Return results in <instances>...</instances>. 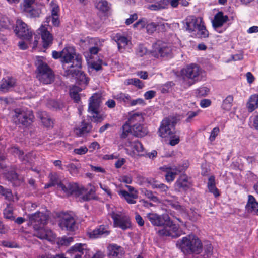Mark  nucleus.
<instances>
[{
	"instance_id": "ea45409f",
	"label": "nucleus",
	"mask_w": 258,
	"mask_h": 258,
	"mask_svg": "<svg viewBox=\"0 0 258 258\" xmlns=\"http://www.w3.org/2000/svg\"><path fill=\"white\" fill-rule=\"evenodd\" d=\"M233 101V97L232 95L228 96L223 101L222 108L223 110L228 111L230 110Z\"/></svg>"
},
{
	"instance_id": "72a5a7b5",
	"label": "nucleus",
	"mask_w": 258,
	"mask_h": 258,
	"mask_svg": "<svg viewBox=\"0 0 258 258\" xmlns=\"http://www.w3.org/2000/svg\"><path fill=\"white\" fill-rule=\"evenodd\" d=\"M88 250L87 246L86 244L76 243L73 246L71 247L67 252L69 253H74L75 252H79L82 254L86 253Z\"/></svg>"
},
{
	"instance_id": "423d86ee",
	"label": "nucleus",
	"mask_w": 258,
	"mask_h": 258,
	"mask_svg": "<svg viewBox=\"0 0 258 258\" xmlns=\"http://www.w3.org/2000/svg\"><path fill=\"white\" fill-rule=\"evenodd\" d=\"M81 57H77L76 63L74 66L71 64L69 69H67L66 73L67 76L74 77L80 85H86L88 82V78L83 72L79 70L81 67Z\"/></svg>"
},
{
	"instance_id": "f3484780",
	"label": "nucleus",
	"mask_w": 258,
	"mask_h": 258,
	"mask_svg": "<svg viewBox=\"0 0 258 258\" xmlns=\"http://www.w3.org/2000/svg\"><path fill=\"white\" fill-rule=\"evenodd\" d=\"M9 151L15 156H18L23 163L26 164V168L27 169H30L31 168V164L33 161V159L35 158V155H33V152H30L24 155V152L20 150L17 147H15L10 149Z\"/></svg>"
},
{
	"instance_id": "a211bd4d",
	"label": "nucleus",
	"mask_w": 258,
	"mask_h": 258,
	"mask_svg": "<svg viewBox=\"0 0 258 258\" xmlns=\"http://www.w3.org/2000/svg\"><path fill=\"white\" fill-rule=\"evenodd\" d=\"M37 33L41 36L44 48H47L52 44L53 36L48 31V28L46 27L45 25L42 24L37 30Z\"/></svg>"
},
{
	"instance_id": "0e129e2a",
	"label": "nucleus",
	"mask_w": 258,
	"mask_h": 258,
	"mask_svg": "<svg viewBox=\"0 0 258 258\" xmlns=\"http://www.w3.org/2000/svg\"><path fill=\"white\" fill-rule=\"evenodd\" d=\"M156 24L153 22L149 24L147 23L146 29L147 32L149 34H152L156 30Z\"/></svg>"
},
{
	"instance_id": "79ce46f5",
	"label": "nucleus",
	"mask_w": 258,
	"mask_h": 258,
	"mask_svg": "<svg viewBox=\"0 0 258 258\" xmlns=\"http://www.w3.org/2000/svg\"><path fill=\"white\" fill-rule=\"evenodd\" d=\"M0 194L4 196L8 201H14V198L11 191L9 189H5L0 185Z\"/></svg>"
},
{
	"instance_id": "4be33fe9",
	"label": "nucleus",
	"mask_w": 258,
	"mask_h": 258,
	"mask_svg": "<svg viewBox=\"0 0 258 258\" xmlns=\"http://www.w3.org/2000/svg\"><path fill=\"white\" fill-rule=\"evenodd\" d=\"M188 167V164L185 163L182 167H172L166 168L165 179L168 182H172L176 175L185 170Z\"/></svg>"
},
{
	"instance_id": "9d476101",
	"label": "nucleus",
	"mask_w": 258,
	"mask_h": 258,
	"mask_svg": "<svg viewBox=\"0 0 258 258\" xmlns=\"http://www.w3.org/2000/svg\"><path fill=\"white\" fill-rule=\"evenodd\" d=\"M63 69L65 71L69 69L70 66L67 65L72 63L74 66L76 63V57H80L77 55L75 48L73 46H68L65 47L61 51Z\"/></svg>"
},
{
	"instance_id": "2eb2a0df",
	"label": "nucleus",
	"mask_w": 258,
	"mask_h": 258,
	"mask_svg": "<svg viewBox=\"0 0 258 258\" xmlns=\"http://www.w3.org/2000/svg\"><path fill=\"white\" fill-rule=\"evenodd\" d=\"M14 32L20 38L29 40L32 38V32L27 25L20 19H18L16 22Z\"/></svg>"
},
{
	"instance_id": "a19ab883",
	"label": "nucleus",
	"mask_w": 258,
	"mask_h": 258,
	"mask_svg": "<svg viewBox=\"0 0 258 258\" xmlns=\"http://www.w3.org/2000/svg\"><path fill=\"white\" fill-rule=\"evenodd\" d=\"M124 84L126 85H133L139 89H141L144 87L142 82L137 78L126 79L124 81Z\"/></svg>"
},
{
	"instance_id": "4c0bfd02",
	"label": "nucleus",
	"mask_w": 258,
	"mask_h": 258,
	"mask_svg": "<svg viewBox=\"0 0 258 258\" xmlns=\"http://www.w3.org/2000/svg\"><path fill=\"white\" fill-rule=\"evenodd\" d=\"M168 2L166 0H161L154 4L150 5L148 8L152 11H159L167 8Z\"/></svg>"
},
{
	"instance_id": "a878e982",
	"label": "nucleus",
	"mask_w": 258,
	"mask_h": 258,
	"mask_svg": "<svg viewBox=\"0 0 258 258\" xmlns=\"http://www.w3.org/2000/svg\"><path fill=\"white\" fill-rule=\"evenodd\" d=\"M228 20V17L227 15H224L222 12H219L215 15L212 21L213 26L217 29L222 26Z\"/></svg>"
},
{
	"instance_id": "774afa93",
	"label": "nucleus",
	"mask_w": 258,
	"mask_h": 258,
	"mask_svg": "<svg viewBox=\"0 0 258 258\" xmlns=\"http://www.w3.org/2000/svg\"><path fill=\"white\" fill-rule=\"evenodd\" d=\"M2 245L4 247L9 248H15L17 247V244L16 243L9 241H2Z\"/></svg>"
},
{
	"instance_id": "bf43d9fd",
	"label": "nucleus",
	"mask_w": 258,
	"mask_h": 258,
	"mask_svg": "<svg viewBox=\"0 0 258 258\" xmlns=\"http://www.w3.org/2000/svg\"><path fill=\"white\" fill-rule=\"evenodd\" d=\"M168 138H170L169 144L171 146H175L179 142V137L177 135H174V133L169 136Z\"/></svg>"
},
{
	"instance_id": "c9c22d12",
	"label": "nucleus",
	"mask_w": 258,
	"mask_h": 258,
	"mask_svg": "<svg viewBox=\"0 0 258 258\" xmlns=\"http://www.w3.org/2000/svg\"><path fill=\"white\" fill-rule=\"evenodd\" d=\"M247 107L250 112H252L258 108V94L252 95L249 97Z\"/></svg>"
},
{
	"instance_id": "3c124183",
	"label": "nucleus",
	"mask_w": 258,
	"mask_h": 258,
	"mask_svg": "<svg viewBox=\"0 0 258 258\" xmlns=\"http://www.w3.org/2000/svg\"><path fill=\"white\" fill-rule=\"evenodd\" d=\"M147 53V49L143 45L140 44L136 50V54L139 57H143Z\"/></svg>"
},
{
	"instance_id": "58836bf2",
	"label": "nucleus",
	"mask_w": 258,
	"mask_h": 258,
	"mask_svg": "<svg viewBox=\"0 0 258 258\" xmlns=\"http://www.w3.org/2000/svg\"><path fill=\"white\" fill-rule=\"evenodd\" d=\"M82 89L78 86H73L70 91L71 97L76 103H79L80 101V94L79 93L82 91Z\"/></svg>"
},
{
	"instance_id": "4468645a",
	"label": "nucleus",
	"mask_w": 258,
	"mask_h": 258,
	"mask_svg": "<svg viewBox=\"0 0 258 258\" xmlns=\"http://www.w3.org/2000/svg\"><path fill=\"white\" fill-rule=\"evenodd\" d=\"M172 53L171 45L161 41H157L153 45L152 55L155 57L167 56Z\"/></svg>"
},
{
	"instance_id": "39448f33",
	"label": "nucleus",
	"mask_w": 258,
	"mask_h": 258,
	"mask_svg": "<svg viewBox=\"0 0 258 258\" xmlns=\"http://www.w3.org/2000/svg\"><path fill=\"white\" fill-rule=\"evenodd\" d=\"M200 73V68L195 64H191L182 69L181 77L183 87L188 88L197 82Z\"/></svg>"
},
{
	"instance_id": "37998d69",
	"label": "nucleus",
	"mask_w": 258,
	"mask_h": 258,
	"mask_svg": "<svg viewBox=\"0 0 258 258\" xmlns=\"http://www.w3.org/2000/svg\"><path fill=\"white\" fill-rule=\"evenodd\" d=\"M96 7L102 12H106L109 8L108 3L105 0H99L96 4Z\"/></svg>"
},
{
	"instance_id": "4d7b16f0",
	"label": "nucleus",
	"mask_w": 258,
	"mask_h": 258,
	"mask_svg": "<svg viewBox=\"0 0 258 258\" xmlns=\"http://www.w3.org/2000/svg\"><path fill=\"white\" fill-rule=\"evenodd\" d=\"M147 21L145 19H141L139 20L137 22L135 23L133 25L134 28H137L139 29H141L144 27L146 28Z\"/></svg>"
},
{
	"instance_id": "c85d7f7f",
	"label": "nucleus",
	"mask_w": 258,
	"mask_h": 258,
	"mask_svg": "<svg viewBox=\"0 0 258 258\" xmlns=\"http://www.w3.org/2000/svg\"><path fill=\"white\" fill-rule=\"evenodd\" d=\"M108 255L113 257L119 258L123 253V248L116 244H110L107 247Z\"/></svg>"
},
{
	"instance_id": "338daca9",
	"label": "nucleus",
	"mask_w": 258,
	"mask_h": 258,
	"mask_svg": "<svg viewBox=\"0 0 258 258\" xmlns=\"http://www.w3.org/2000/svg\"><path fill=\"white\" fill-rule=\"evenodd\" d=\"M156 95V92L153 90H150L145 93L144 96L146 100L151 99Z\"/></svg>"
},
{
	"instance_id": "13d9d810",
	"label": "nucleus",
	"mask_w": 258,
	"mask_h": 258,
	"mask_svg": "<svg viewBox=\"0 0 258 258\" xmlns=\"http://www.w3.org/2000/svg\"><path fill=\"white\" fill-rule=\"evenodd\" d=\"M220 132L219 128L218 127H214L211 132L210 135L209 137V140L211 142L214 141L216 137L218 136Z\"/></svg>"
},
{
	"instance_id": "dca6fc26",
	"label": "nucleus",
	"mask_w": 258,
	"mask_h": 258,
	"mask_svg": "<svg viewBox=\"0 0 258 258\" xmlns=\"http://www.w3.org/2000/svg\"><path fill=\"white\" fill-rule=\"evenodd\" d=\"M175 123L172 119L166 118L162 120L159 129L160 136L162 138H168L174 133Z\"/></svg>"
},
{
	"instance_id": "393cba45",
	"label": "nucleus",
	"mask_w": 258,
	"mask_h": 258,
	"mask_svg": "<svg viewBox=\"0 0 258 258\" xmlns=\"http://www.w3.org/2000/svg\"><path fill=\"white\" fill-rule=\"evenodd\" d=\"M101 103V97L97 94H93L89 100L88 111L89 112H96L99 109Z\"/></svg>"
},
{
	"instance_id": "bb28decb",
	"label": "nucleus",
	"mask_w": 258,
	"mask_h": 258,
	"mask_svg": "<svg viewBox=\"0 0 258 258\" xmlns=\"http://www.w3.org/2000/svg\"><path fill=\"white\" fill-rule=\"evenodd\" d=\"M142 123L136 122L132 124V133L134 136L137 137H142L147 134L148 130Z\"/></svg>"
},
{
	"instance_id": "052dcab7",
	"label": "nucleus",
	"mask_w": 258,
	"mask_h": 258,
	"mask_svg": "<svg viewBox=\"0 0 258 258\" xmlns=\"http://www.w3.org/2000/svg\"><path fill=\"white\" fill-rule=\"evenodd\" d=\"M88 151V148L86 146H82L79 148L74 150V152L76 154L83 155L86 154Z\"/></svg>"
},
{
	"instance_id": "7ed1b4c3",
	"label": "nucleus",
	"mask_w": 258,
	"mask_h": 258,
	"mask_svg": "<svg viewBox=\"0 0 258 258\" xmlns=\"http://www.w3.org/2000/svg\"><path fill=\"white\" fill-rule=\"evenodd\" d=\"M31 222L36 226V223L40 224V227L34 232V235L41 239H46L48 241H52L55 238V234L50 229L41 227V225H44L47 220L46 215L41 212H37L29 216Z\"/></svg>"
},
{
	"instance_id": "c756f323",
	"label": "nucleus",
	"mask_w": 258,
	"mask_h": 258,
	"mask_svg": "<svg viewBox=\"0 0 258 258\" xmlns=\"http://www.w3.org/2000/svg\"><path fill=\"white\" fill-rule=\"evenodd\" d=\"M109 234L108 228L104 225H100L89 233L90 237L93 238H98L101 236H106Z\"/></svg>"
},
{
	"instance_id": "0eeeda50",
	"label": "nucleus",
	"mask_w": 258,
	"mask_h": 258,
	"mask_svg": "<svg viewBox=\"0 0 258 258\" xmlns=\"http://www.w3.org/2000/svg\"><path fill=\"white\" fill-rule=\"evenodd\" d=\"M110 216L113 220V226L125 230L131 227L130 217L124 213L119 211H113Z\"/></svg>"
},
{
	"instance_id": "b1692460",
	"label": "nucleus",
	"mask_w": 258,
	"mask_h": 258,
	"mask_svg": "<svg viewBox=\"0 0 258 258\" xmlns=\"http://www.w3.org/2000/svg\"><path fill=\"white\" fill-rule=\"evenodd\" d=\"M91 129V124L83 120L75 127L74 133L77 136L82 137L89 133Z\"/></svg>"
},
{
	"instance_id": "20e7f679",
	"label": "nucleus",
	"mask_w": 258,
	"mask_h": 258,
	"mask_svg": "<svg viewBox=\"0 0 258 258\" xmlns=\"http://www.w3.org/2000/svg\"><path fill=\"white\" fill-rule=\"evenodd\" d=\"M35 65L37 68V78L41 83L49 84L54 81L53 72L42 57H36Z\"/></svg>"
},
{
	"instance_id": "a18cd8bd",
	"label": "nucleus",
	"mask_w": 258,
	"mask_h": 258,
	"mask_svg": "<svg viewBox=\"0 0 258 258\" xmlns=\"http://www.w3.org/2000/svg\"><path fill=\"white\" fill-rule=\"evenodd\" d=\"M24 12L26 13L30 17L32 18L39 17L41 13V10L40 9H35L34 6L30 7V11Z\"/></svg>"
},
{
	"instance_id": "1a4fd4ad",
	"label": "nucleus",
	"mask_w": 258,
	"mask_h": 258,
	"mask_svg": "<svg viewBox=\"0 0 258 258\" xmlns=\"http://www.w3.org/2000/svg\"><path fill=\"white\" fill-rule=\"evenodd\" d=\"M125 149L127 154L132 157L137 155H145L144 148L142 144L138 140H130L129 138L124 143Z\"/></svg>"
},
{
	"instance_id": "6e6d98bb",
	"label": "nucleus",
	"mask_w": 258,
	"mask_h": 258,
	"mask_svg": "<svg viewBox=\"0 0 258 258\" xmlns=\"http://www.w3.org/2000/svg\"><path fill=\"white\" fill-rule=\"evenodd\" d=\"M145 102L142 98H138L136 99H132L131 98L130 101L128 104L129 106H134L137 105H144Z\"/></svg>"
},
{
	"instance_id": "7c9ffc66",
	"label": "nucleus",
	"mask_w": 258,
	"mask_h": 258,
	"mask_svg": "<svg viewBox=\"0 0 258 258\" xmlns=\"http://www.w3.org/2000/svg\"><path fill=\"white\" fill-rule=\"evenodd\" d=\"M246 208L248 212L258 215V202L253 196L251 195L248 196Z\"/></svg>"
},
{
	"instance_id": "6e6552de",
	"label": "nucleus",
	"mask_w": 258,
	"mask_h": 258,
	"mask_svg": "<svg viewBox=\"0 0 258 258\" xmlns=\"http://www.w3.org/2000/svg\"><path fill=\"white\" fill-rule=\"evenodd\" d=\"M163 228L158 231V234L162 236H169L172 238H176L180 236L181 231L179 228V226L170 220L169 218V221L166 222L162 226Z\"/></svg>"
},
{
	"instance_id": "8fccbe9b",
	"label": "nucleus",
	"mask_w": 258,
	"mask_h": 258,
	"mask_svg": "<svg viewBox=\"0 0 258 258\" xmlns=\"http://www.w3.org/2000/svg\"><path fill=\"white\" fill-rule=\"evenodd\" d=\"M4 217L7 219L10 220H14V217L13 216V210L11 207L9 206L7 207L4 210Z\"/></svg>"
},
{
	"instance_id": "603ef678",
	"label": "nucleus",
	"mask_w": 258,
	"mask_h": 258,
	"mask_svg": "<svg viewBox=\"0 0 258 258\" xmlns=\"http://www.w3.org/2000/svg\"><path fill=\"white\" fill-rule=\"evenodd\" d=\"M73 241V238L71 237H63L59 238L58 240V244L60 245L68 246Z\"/></svg>"
},
{
	"instance_id": "49530a36",
	"label": "nucleus",
	"mask_w": 258,
	"mask_h": 258,
	"mask_svg": "<svg viewBox=\"0 0 258 258\" xmlns=\"http://www.w3.org/2000/svg\"><path fill=\"white\" fill-rule=\"evenodd\" d=\"M36 0H24L21 4V9L23 11H30V7L34 6V2Z\"/></svg>"
},
{
	"instance_id": "f8f14e48",
	"label": "nucleus",
	"mask_w": 258,
	"mask_h": 258,
	"mask_svg": "<svg viewBox=\"0 0 258 258\" xmlns=\"http://www.w3.org/2000/svg\"><path fill=\"white\" fill-rule=\"evenodd\" d=\"M58 225L62 230L74 231L77 229L74 217L68 213H62L60 214Z\"/></svg>"
},
{
	"instance_id": "f704fd0d",
	"label": "nucleus",
	"mask_w": 258,
	"mask_h": 258,
	"mask_svg": "<svg viewBox=\"0 0 258 258\" xmlns=\"http://www.w3.org/2000/svg\"><path fill=\"white\" fill-rule=\"evenodd\" d=\"M38 115L44 126L47 127L52 126L53 121L49 115L45 111H40L38 112Z\"/></svg>"
},
{
	"instance_id": "9b49d317",
	"label": "nucleus",
	"mask_w": 258,
	"mask_h": 258,
	"mask_svg": "<svg viewBox=\"0 0 258 258\" xmlns=\"http://www.w3.org/2000/svg\"><path fill=\"white\" fill-rule=\"evenodd\" d=\"M13 117L14 119L24 125L30 124L34 119L32 111L26 108H16L14 110Z\"/></svg>"
},
{
	"instance_id": "2f4dec72",
	"label": "nucleus",
	"mask_w": 258,
	"mask_h": 258,
	"mask_svg": "<svg viewBox=\"0 0 258 258\" xmlns=\"http://www.w3.org/2000/svg\"><path fill=\"white\" fill-rule=\"evenodd\" d=\"M119 196L124 198L128 204H133L136 203V200L138 198V192L129 193L125 190H120L118 192Z\"/></svg>"
},
{
	"instance_id": "412c9836",
	"label": "nucleus",
	"mask_w": 258,
	"mask_h": 258,
	"mask_svg": "<svg viewBox=\"0 0 258 258\" xmlns=\"http://www.w3.org/2000/svg\"><path fill=\"white\" fill-rule=\"evenodd\" d=\"M147 217L153 225L162 226L169 221V216L166 214L159 215L155 213H149L147 214Z\"/></svg>"
},
{
	"instance_id": "c03bdc74",
	"label": "nucleus",
	"mask_w": 258,
	"mask_h": 258,
	"mask_svg": "<svg viewBox=\"0 0 258 258\" xmlns=\"http://www.w3.org/2000/svg\"><path fill=\"white\" fill-rule=\"evenodd\" d=\"M51 21L53 26L57 27L60 24L59 15H51L46 18L45 22L47 24Z\"/></svg>"
},
{
	"instance_id": "e2e57ef3",
	"label": "nucleus",
	"mask_w": 258,
	"mask_h": 258,
	"mask_svg": "<svg viewBox=\"0 0 258 258\" xmlns=\"http://www.w3.org/2000/svg\"><path fill=\"white\" fill-rule=\"evenodd\" d=\"M209 89L206 87H201L198 90V94L201 96H205L209 92Z\"/></svg>"
},
{
	"instance_id": "cd10ccee",
	"label": "nucleus",
	"mask_w": 258,
	"mask_h": 258,
	"mask_svg": "<svg viewBox=\"0 0 258 258\" xmlns=\"http://www.w3.org/2000/svg\"><path fill=\"white\" fill-rule=\"evenodd\" d=\"M58 188L63 191L67 196L77 192L79 190V187L77 184L74 183H67L66 184L59 183V184H58Z\"/></svg>"
},
{
	"instance_id": "de8ad7c7",
	"label": "nucleus",
	"mask_w": 258,
	"mask_h": 258,
	"mask_svg": "<svg viewBox=\"0 0 258 258\" xmlns=\"http://www.w3.org/2000/svg\"><path fill=\"white\" fill-rule=\"evenodd\" d=\"M5 177L10 181H14L18 178V175L14 170H9L4 173Z\"/></svg>"
},
{
	"instance_id": "864d4df0",
	"label": "nucleus",
	"mask_w": 258,
	"mask_h": 258,
	"mask_svg": "<svg viewBox=\"0 0 258 258\" xmlns=\"http://www.w3.org/2000/svg\"><path fill=\"white\" fill-rule=\"evenodd\" d=\"M144 195L148 199L152 201L158 203L159 202V199L155 196L154 195L151 191L145 189L143 191Z\"/></svg>"
},
{
	"instance_id": "473e14b6",
	"label": "nucleus",
	"mask_w": 258,
	"mask_h": 258,
	"mask_svg": "<svg viewBox=\"0 0 258 258\" xmlns=\"http://www.w3.org/2000/svg\"><path fill=\"white\" fill-rule=\"evenodd\" d=\"M148 183L150 184L152 188H157L159 191L165 195L167 194L169 188L165 184L160 183L154 179H150L148 181Z\"/></svg>"
},
{
	"instance_id": "ddd939ff",
	"label": "nucleus",
	"mask_w": 258,
	"mask_h": 258,
	"mask_svg": "<svg viewBox=\"0 0 258 258\" xmlns=\"http://www.w3.org/2000/svg\"><path fill=\"white\" fill-rule=\"evenodd\" d=\"M144 120V117L141 113H137L132 115L128 120L122 127V132L120 135L121 138L125 139L127 138L130 135H133L132 124L136 122H143Z\"/></svg>"
},
{
	"instance_id": "f257e3e1",
	"label": "nucleus",
	"mask_w": 258,
	"mask_h": 258,
	"mask_svg": "<svg viewBox=\"0 0 258 258\" xmlns=\"http://www.w3.org/2000/svg\"><path fill=\"white\" fill-rule=\"evenodd\" d=\"M183 28L192 36L198 38H206L209 33L206 29L202 18L194 16L187 17L183 22Z\"/></svg>"
},
{
	"instance_id": "5701e85b",
	"label": "nucleus",
	"mask_w": 258,
	"mask_h": 258,
	"mask_svg": "<svg viewBox=\"0 0 258 258\" xmlns=\"http://www.w3.org/2000/svg\"><path fill=\"white\" fill-rule=\"evenodd\" d=\"M16 80L12 77L3 78L0 81V92L6 93L11 91L16 86Z\"/></svg>"
},
{
	"instance_id": "e433bc0d",
	"label": "nucleus",
	"mask_w": 258,
	"mask_h": 258,
	"mask_svg": "<svg viewBox=\"0 0 258 258\" xmlns=\"http://www.w3.org/2000/svg\"><path fill=\"white\" fill-rule=\"evenodd\" d=\"M113 97L114 99L117 100L119 102L123 103L125 105H128L131 97L128 94L120 92L113 95Z\"/></svg>"
},
{
	"instance_id": "5fc2aeb1",
	"label": "nucleus",
	"mask_w": 258,
	"mask_h": 258,
	"mask_svg": "<svg viewBox=\"0 0 258 258\" xmlns=\"http://www.w3.org/2000/svg\"><path fill=\"white\" fill-rule=\"evenodd\" d=\"M92 114V121L94 122H101L103 120V117L99 112V110L96 112H90Z\"/></svg>"
},
{
	"instance_id": "69168bd1",
	"label": "nucleus",
	"mask_w": 258,
	"mask_h": 258,
	"mask_svg": "<svg viewBox=\"0 0 258 258\" xmlns=\"http://www.w3.org/2000/svg\"><path fill=\"white\" fill-rule=\"evenodd\" d=\"M67 167L68 168L69 171L71 174H77L78 172L77 167L73 163L69 164L67 166Z\"/></svg>"
},
{
	"instance_id": "aec40b11",
	"label": "nucleus",
	"mask_w": 258,
	"mask_h": 258,
	"mask_svg": "<svg viewBox=\"0 0 258 258\" xmlns=\"http://www.w3.org/2000/svg\"><path fill=\"white\" fill-rule=\"evenodd\" d=\"M112 39L117 43L118 50L120 52H123L126 48H130L131 47V41L126 37L122 35L121 34L116 33L113 35Z\"/></svg>"
},
{
	"instance_id": "680f3d73",
	"label": "nucleus",
	"mask_w": 258,
	"mask_h": 258,
	"mask_svg": "<svg viewBox=\"0 0 258 258\" xmlns=\"http://www.w3.org/2000/svg\"><path fill=\"white\" fill-rule=\"evenodd\" d=\"M50 181L55 186L59 184L58 176L55 173H50L49 175Z\"/></svg>"
},
{
	"instance_id": "f03ea898",
	"label": "nucleus",
	"mask_w": 258,
	"mask_h": 258,
	"mask_svg": "<svg viewBox=\"0 0 258 258\" xmlns=\"http://www.w3.org/2000/svg\"><path fill=\"white\" fill-rule=\"evenodd\" d=\"M177 247L185 254L200 253L203 245L200 239L195 235H188L177 240Z\"/></svg>"
},
{
	"instance_id": "6ab92c4d",
	"label": "nucleus",
	"mask_w": 258,
	"mask_h": 258,
	"mask_svg": "<svg viewBox=\"0 0 258 258\" xmlns=\"http://www.w3.org/2000/svg\"><path fill=\"white\" fill-rule=\"evenodd\" d=\"M190 179L185 174L181 175L174 184V188L178 191H185L191 187Z\"/></svg>"
},
{
	"instance_id": "09e8293b",
	"label": "nucleus",
	"mask_w": 258,
	"mask_h": 258,
	"mask_svg": "<svg viewBox=\"0 0 258 258\" xmlns=\"http://www.w3.org/2000/svg\"><path fill=\"white\" fill-rule=\"evenodd\" d=\"M50 11L51 15H59L60 9L58 5L54 1L51 2L50 4Z\"/></svg>"
}]
</instances>
